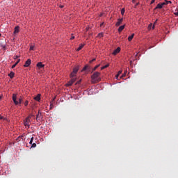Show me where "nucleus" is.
<instances>
[{"label":"nucleus","mask_w":178,"mask_h":178,"mask_svg":"<svg viewBox=\"0 0 178 178\" xmlns=\"http://www.w3.org/2000/svg\"><path fill=\"white\" fill-rule=\"evenodd\" d=\"M101 73L98 72H95L91 76V79L92 83H98L101 80Z\"/></svg>","instance_id":"obj_1"},{"label":"nucleus","mask_w":178,"mask_h":178,"mask_svg":"<svg viewBox=\"0 0 178 178\" xmlns=\"http://www.w3.org/2000/svg\"><path fill=\"white\" fill-rule=\"evenodd\" d=\"M16 99H17V96L15 94H13V101L15 105H19V104H22V101H23V99L22 98V97L19 99V102H17Z\"/></svg>","instance_id":"obj_2"},{"label":"nucleus","mask_w":178,"mask_h":178,"mask_svg":"<svg viewBox=\"0 0 178 178\" xmlns=\"http://www.w3.org/2000/svg\"><path fill=\"white\" fill-rule=\"evenodd\" d=\"M79 69H80V66L76 65L73 68V71L70 74V77H75L76 74H77V72H79Z\"/></svg>","instance_id":"obj_3"},{"label":"nucleus","mask_w":178,"mask_h":178,"mask_svg":"<svg viewBox=\"0 0 178 178\" xmlns=\"http://www.w3.org/2000/svg\"><path fill=\"white\" fill-rule=\"evenodd\" d=\"M34 141V137H31L29 141V144H31V148H35L37 147V144L35 143H33Z\"/></svg>","instance_id":"obj_4"},{"label":"nucleus","mask_w":178,"mask_h":178,"mask_svg":"<svg viewBox=\"0 0 178 178\" xmlns=\"http://www.w3.org/2000/svg\"><path fill=\"white\" fill-rule=\"evenodd\" d=\"M31 122V121L30 120L29 118H26L25 119V121H24V126L26 127H28V129H30V123Z\"/></svg>","instance_id":"obj_5"},{"label":"nucleus","mask_w":178,"mask_h":178,"mask_svg":"<svg viewBox=\"0 0 178 178\" xmlns=\"http://www.w3.org/2000/svg\"><path fill=\"white\" fill-rule=\"evenodd\" d=\"M31 65V59H28L26 62L25 64L24 65V67H29Z\"/></svg>","instance_id":"obj_6"},{"label":"nucleus","mask_w":178,"mask_h":178,"mask_svg":"<svg viewBox=\"0 0 178 178\" xmlns=\"http://www.w3.org/2000/svg\"><path fill=\"white\" fill-rule=\"evenodd\" d=\"M122 23H123V18L118 19V22L115 24V26L119 27V26H120V24H122Z\"/></svg>","instance_id":"obj_7"},{"label":"nucleus","mask_w":178,"mask_h":178,"mask_svg":"<svg viewBox=\"0 0 178 178\" xmlns=\"http://www.w3.org/2000/svg\"><path fill=\"white\" fill-rule=\"evenodd\" d=\"M36 66L38 67V69H42V67H45V65L42 64V62H39L37 63Z\"/></svg>","instance_id":"obj_8"},{"label":"nucleus","mask_w":178,"mask_h":178,"mask_svg":"<svg viewBox=\"0 0 178 178\" xmlns=\"http://www.w3.org/2000/svg\"><path fill=\"white\" fill-rule=\"evenodd\" d=\"M35 101H37L38 102H40L41 101V94H38L35 97H34Z\"/></svg>","instance_id":"obj_9"},{"label":"nucleus","mask_w":178,"mask_h":178,"mask_svg":"<svg viewBox=\"0 0 178 178\" xmlns=\"http://www.w3.org/2000/svg\"><path fill=\"white\" fill-rule=\"evenodd\" d=\"M119 52H120V47H118L116 49H115L113 51V52L112 54H113V55H118V54H119Z\"/></svg>","instance_id":"obj_10"},{"label":"nucleus","mask_w":178,"mask_h":178,"mask_svg":"<svg viewBox=\"0 0 178 178\" xmlns=\"http://www.w3.org/2000/svg\"><path fill=\"white\" fill-rule=\"evenodd\" d=\"M20 31V27L19 26H17L15 27L13 34H17V33H19Z\"/></svg>","instance_id":"obj_11"},{"label":"nucleus","mask_w":178,"mask_h":178,"mask_svg":"<svg viewBox=\"0 0 178 178\" xmlns=\"http://www.w3.org/2000/svg\"><path fill=\"white\" fill-rule=\"evenodd\" d=\"M162 8H163V6H162V4L161 3H159L154 8V10H156V9H162Z\"/></svg>","instance_id":"obj_12"},{"label":"nucleus","mask_w":178,"mask_h":178,"mask_svg":"<svg viewBox=\"0 0 178 178\" xmlns=\"http://www.w3.org/2000/svg\"><path fill=\"white\" fill-rule=\"evenodd\" d=\"M86 45V44H81L79 45V47L77 48L76 51H81V49H83V48H84V46Z\"/></svg>","instance_id":"obj_13"},{"label":"nucleus","mask_w":178,"mask_h":178,"mask_svg":"<svg viewBox=\"0 0 178 178\" xmlns=\"http://www.w3.org/2000/svg\"><path fill=\"white\" fill-rule=\"evenodd\" d=\"M124 30V25H122L118 28V33H122Z\"/></svg>","instance_id":"obj_14"},{"label":"nucleus","mask_w":178,"mask_h":178,"mask_svg":"<svg viewBox=\"0 0 178 178\" xmlns=\"http://www.w3.org/2000/svg\"><path fill=\"white\" fill-rule=\"evenodd\" d=\"M8 76L10 77V79H13V77H15V72H10L8 74Z\"/></svg>","instance_id":"obj_15"},{"label":"nucleus","mask_w":178,"mask_h":178,"mask_svg":"<svg viewBox=\"0 0 178 178\" xmlns=\"http://www.w3.org/2000/svg\"><path fill=\"white\" fill-rule=\"evenodd\" d=\"M20 62V59H18L17 61L12 65L11 68L12 69H15V67H16V65Z\"/></svg>","instance_id":"obj_16"},{"label":"nucleus","mask_w":178,"mask_h":178,"mask_svg":"<svg viewBox=\"0 0 178 178\" xmlns=\"http://www.w3.org/2000/svg\"><path fill=\"white\" fill-rule=\"evenodd\" d=\"M120 74H122V70H120L118 74L115 75V79H119V76H120Z\"/></svg>","instance_id":"obj_17"},{"label":"nucleus","mask_w":178,"mask_h":178,"mask_svg":"<svg viewBox=\"0 0 178 178\" xmlns=\"http://www.w3.org/2000/svg\"><path fill=\"white\" fill-rule=\"evenodd\" d=\"M134 38V33H132L131 35H130L128 38V41H131V40H133Z\"/></svg>","instance_id":"obj_18"},{"label":"nucleus","mask_w":178,"mask_h":178,"mask_svg":"<svg viewBox=\"0 0 178 178\" xmlns=\"http://www.w3.org/2000/svg\"><path fill=\"white\" fill-rule=\"evenodd\" d=\"M34 48H35V45L31 44L30 45V51H34Z\"/></svg>","instance_id":"obj_19"},{"label":"nucleus","mask_w":178,"mask_h":178,"mask_svg":"<svg viewBox=\"0 0 178 178\" xmlns=\"http://www.w3.org/2000/svg\"><path fill=\"white\" fill-rule=\"evenodd\" d=\"M106 67H109V64H106V65L101 67V70H104V69H106Z\"/></svg>","instance_id":"obj_20"},{"label":"nucleus","mask_w":178,"mask_h":178,"mask_svg":"<svg viewBox=\"0 0 178 178\" xmlns=\"http://www.w3.org/2000/svg\"><path fill=\"white\" fill-rule=\"evenodd\" d=\"M73 83L70 81L67 83L65 84L66 87H70V86H72Z\"/></svg>","instance_id":"obj_21"},{"label":"nucleus","mask_w":178,"mask_h":178,"mask_svg":"<svg viewBox=\"0 0 178 178\" xmlns=\"http://www.w3.org/2000/svg\"><path fill=\"white\" fill-rule=\"evenodd\" d=\"M97 37H99V38H102V37H104V33H98Z\"/></svg>","instance_id":"obj_22"},{"label":"nucleus","mask_w":178,"mask_h":178,"mask_svg":"<svg viewBox=\"0 0 178 178\" xmlns=\"http://www.w3.org/2000/svg\"><path fill=\"white\" fill-rule=\"evenodd\" d=\"M164 1L166 5H169V3H172V1H168V0H164Z\"/></svg>","instance_id":"obj_23"},{"label":"nucleus","mask_w":178,"mask_h":178,"mask_svg":"<svg viewBox=\"0 0 178 178\" xmlns=\"http://www.w3.org/2000/svg\"><path fill=\"white\" fill-rule=\"evenodd\" d=\"M99 66H100L99 64L97 65H96V66H95L94 68L92 69V71H93V72H95V70H96V69H98V67H99Z\"/></svg>","instance_id":"obj_24"},{"label":"nucleus","mask_w":178,"mask_h":178,"mask_svg":"<svg viewBox=\"0 0 178 178\" xmlns=\"http://www.w3.org/2000/svg\"><path fill=\"white\" fill-rule=\"evenodd\" d=\"M31 118H34V115L31 114V115H29V117H27V118L29 119V120H31Z\"/></svg>","instance_id":"obj_25"},{"label":"nucleus","mask_w":178,"mask_h":178,"mask_svg":"<svg viewBox=\"0 0 178 178\" xmlns=\"http://www.w3.org/2000/svg\"><path fill=\"white\" fill-rule=\"evenodd\" d=\"M72 83L73 84L76 81V78H72L71 80Z\"/></svg>","instance_id":"obj_26"},{"label":"nucleus","mask_w":178,"mask_h":178,"mask_svg":"<svg viewBox=\"0 0 178 178\" xmlns=\"http://www.w3.org/2000/svg\"><path fill=\"white\" fill-rule=\"evenodd\" d=\"M124 12H125V10H124V8H122V10H121V15H124Z\"/></svg>","instance_id":"obj_27"},{"label":"nucleus","mask_w":178,"mask_h":178,"mask_svg":"<svg viewBox=\"0 0 178 178\" xmlns=\"http://www.w3.org/2000/svg\"><path fill=\"white\" fill-rule=\"evenodd\" d=\"M126 74H127V71H125L124 74H122V77H125Z\"/></svg>","instance_id":"obj_28"},{"label":"nucleus","mask_w":178,"mask_h":178,"mask_svg":"<svg viewBox=\"0 0 178 178\" xmlns=\"http://www.w3.org/2000/svg\"><path fill=\"white\" fill-rule=\"evenodd\" d=\"M151 27H152V24H149L148 26V30H151Z\"/></svg>","instance_id":"obj_29"},{"label":"nucleus","mask_w":178,"mask_h":178,"mask_svg":"<svg viewBox=\"0 0 178 178\" xmlns=\"http://www.w3.org/2000/svg\"><path fill=\"white\" fill-rule=\"evenodd\" d=\"M24 105H25V106H27L29 105V101H26L24 102Z\"/></svg>","instance_id":"obj_30"},{"label":"nucleus","mask_w":178,"mask_h":178,"mask_svg":"<svg viewBox=\"0 0 178 178\" xmlns=\"http://www.w3.org/2000/svg\"><path fill=\"white\" fill-rule=\"evenodd\" d=\"M161 3L162 4V6H165V5H166V1L162 2Z\"/></svg>","instance_id":"obj_31"},{"label":"nucleus","mask_w":178,"mask_h":178,"mask_svg":"<svg viewBox=\"0 0 178 178\" xmlns=\"http://www.w3.org/2000/svg\"><path fill=\"white\" fill-rule=\"evenodd\" d=\"M95 61V58L92 59L89 61L90 63H92V62Z\"/></svg>","instance_id":"obj_32"},{"label":"nucleus","mask_w":178,"mask_h":178,"mask_svg":"<svg viewBox=\"0 0 178 178\" xmlns=\"http://www.w3.org/2000/svg\"><path fill=\"white\" fill-rule=\"evenodd\" d=\"M175 16H178V11L174 13Z\"/></svg>","instance_id":"obj_33"},{"label":"nucleus","mask_w":178,"mask_h":178,"mask_svg":"<svg viewBox=\"0 0 178 178\" xmlns=\"http://www.w3.org/2000/svg\"><path fill=\"white\" fill-rule=\"evenodd\" d=\"M155 3V0H152L150 3L152 5V3Z\"/></svg>","instance_id":"obj_34"},{"label":"nucleus","mask_w":178,"mask_h":178,"mask_svg":"<svg viewBox=\"0 0 178 178\" xmlns=\"http://www.w3.org/2000/svg\"><path fill=\"white\" fill-rule=\"evenodd\" d=\"M59 8H65V6H63V5H59Z\"/></svg>","instance_id":"obj_35"},{"label":"nucleus","mask_w":178,"mask_h":178,"mask_svg":"<svg viewBox=\"0 0 178 178\" xmlns=\"http://www.w3.org/2000/svg\"><path fill=\"white\" fill-rule=\"evenodd\" d=\"M17 58H19V56H14V59H17Z\"/></svg>","instance_id":"obj_36"},{"label":"nucleus","mask_w":178,"mask_h":178,"mask_svg":"<svg viewBox=\"0 0 178 178\" xmlns=\"http://www.w3.org/2000/svg\"><path fill=\"white\" fill-rule=\"evenodd\" d=\"M87 70V66H85L83 68V70Z\"/></svg>","instance_id":"obj_37"},{"label":"nucleus","mask_w":178,"mask_h":178,"mask_svg":"<svg viewBox=\"0 0 178 178\" xmlns=\"http://www.w3.org/2000/svg\"><path fill=\"white\" fill-rule=\"evenodd\" d=\"M81 82V80L79 81L76 84H80Z\"/></svg>","instance_id":"obj_38"},{"label":"nucleus","mask_w":178,"mask_h":178,"mask_svg":"<svg viewBox=\"0 0 178 178\" xmlns=\"http://www.w3.org/2000/svg\"><path fill=\"white\" fill-rule=\"evenodd\" d=\"M71 40H74V36H72Z\"/></svg>","instance_id":"obj_39"},{"label":"nucleus","mask_w":178,"mask_h":178,"mask_svg":"<svg viewBox=\"0 0 178 178\" xmlns=\"http://www.w3.org/2000/svg\"><path fill=\"white\" fill-rule=\"evenodd\" d=\"M55 99H56V97H54L53 98V101H55Z\"/></svg>","instance_id":"obj_40"},{"label":"nucleus","mask_w":178,"mask_h":178,"mask_svg":"<svg viewBox=\"0 0 178 178\" xmlns=\"http://www.w3.org/2000/svg\"><path fill=\"white\" fill-rule=\"evenodd\" d=\"M38 116H40V113H38V115H37V119H38Z\"/></svg>","instance_id":"obj_41"},{"label":"nucleus","mask_w":178,"mask_h":178,"mask_svg":"<svg viewBox=\"0 0 178 178\" xmlns=\"http://www.w3.org/2000/svg\"><path fill=\"white\" fill-rule=\"evenodd\" d=\"M152 29H155V25H153V26H152Z\"/></svg>","instance_id":"obj_42"},{"label":"nucleus","mask_w":178,"mask_h":178,"mask_svg":"<svg viewBox=\"0 0 178 178\" xmlns=\"http://www.w3.org/2000/svg\"><path fill=\"white\" fill-rule=\"evenodd\" d=\"M0 119H3V117L0 115Z\"/></svg>","instance_id":"obj_43"},{"label":"nucleus","mask_w":178,"mask_h":178,"mask_svg":"<svg viewBox=\"0 0 178 178\" xmlns=\"http://www.w3.org/2000/svg\"><path fill=\"white\" fill-rule=\"evenodd\" d=\"M176 10L178 12V6L177 7V9H176Z\"/></svg>","instance_id":"obj_44"},{"label":"nucleus","mask_w":178,"mask_h":178,"mask_svg":"<svg viewBox=\"0 0 178 178\" xmlns=\"http://www.w3.org/2000/svg\"><path fill=\"white\" fill-rule=\"evenodd\" d=\"M1 98H2V95H0V99H1Z\"/></svg>","instance_id":"obj_45"},{"label":"nucleus","mask_w":178,"mask_h":178,"mask_svg":"<svg viewBox=\"0 0 178 178\" xmlns=\"http://www.w3.org/2000/svg\"><path fill=\"white\" fill-rule=\"evenodd\" d=\"M156 22H158V19L156 20V22H154V24H155V23H156Z\"/></svg>","instance_id":"obj_46"},{"label":"nucleus","mask_w":178,"mask_h":178,"mask_svg":"<svg viewBox=\"0 0 178 178\" xmlns=\"http://www.w3.org/2000/svg\"><path fill=\"white\" fill-rule=\"evenodd\" d=\"M104 24V23H102L101 24H100V26H102Z\"/></svg>","instance_id":"obj_47"},{"label":"nucleus","mask_w":178,"mask_h":178,"mask_svg":"<svg viewBox=\"0 0 178 178\" xmlns=\"http://www.w3.org/2000/svg\"><path fill=\"white\" fill-rule=\"evenodd\" d=\"M50 106H52V104H50Z\"/></svg>","instance_id":"obj_48"},{"label":"nucleus","mask_w":178,"mask_h":178,"mask_svg":"<svg viewBox=\"0 0 178 178\" xmlns=\"http://www.w3.org/2000/svg\"><path fill=\"white\" fill-rule=\"evenodd\" d=\"M132 1L134 2V0H133Z\"/></svg>","instance_id":"obj_49"},{"label":"nucleus","mask_w":178,"mask_h":178,"mask_svg":"<svg viewBox=\"0 0 178 178\" xmlns=\"http://www.w3.org/2000/svg\"><path fill=\"white\" fill-rule=\"evenodd\" d=\"M1 34L0 33V37H1Z\"/></svg>","instance_id":"obj_50"}]
</instances>
